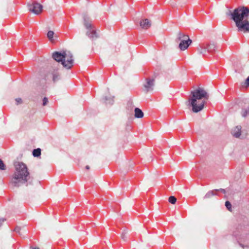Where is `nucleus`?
<instances>
[{"mask_svg": "<svg viewBox=\"0 0 249 249\" xmlns=\"http://www.w3.org/2000/svg\"><path fill=\"white\" fill-rule=\"evenodd\" d=\"M226 15L230 16L235 23L237 30L244 33L249 32V8L245 6H239L232 12L229 11Z\"/></svg>", "mask_w": 249, "mask_h": 249, "instance_id": "1", "label": "nucleus"}, {"mask_svg": "<svg viewBox=\"0 0 249 249\" xmlns=\"http://www.w3.org/2000/svg\"><path fill=\"white\" fill-rule=\"evenodd\" d=\"M209 98V94L203 88L198 89L191 91V95L188 100L186 102L188 107H192L193 112L197 113L202 110L205 104V100Z\"/></svg>", "mask_w": 249, "mask_h": 249, "instance_id": "2", "label": "nucleus"}, {"mask_svg": "<svg viewBox=\"0 0 249 249\" xmlns=\"http://www.w3.org/2000/svg\"><path fill=\"white\" fill-rule=\"evenodd\" d=\"M15 172L11 181V184L14 187H19L28 182L30 179V173L25 164L21 162L15 163Z\"/></svg>", "mask_w": 249, "mask_h": 249, "instance_id": "3", "label": "nucleus"}, {"mask_svg": "<svg viewBox=\"0 0 249 249\" xmlns=\"http://www.w3.org/2000/svg\"><path fill=\"white\" fill-rule=\"evenodd\" d=\"M177 43H178V47L181 50H185L189 47L192 43L189 36L179 32L177 35L176 39Z\"/></svg>", "mask_w": 249, "mask_h": 249, "instance_id": "4", "label": "nucleus"}, {"mask_svg": "<svg viewBox=\"0 0 249 249\" xmlns=\"http://www.w3.org/2000/svg\"><path fill=\"white\" fill-rule=\"evenodd\" d=\"M84 25L86 28V35L91 39H95L98 37L95 28L91 23L89 18L85 16L84 17Z\"/></svg>", "mask_w": 249, "mask_h": 249, "instance_id": "5", "label": "nucleus"}, {"mask_svg": "<svg viewBox=\"0 0 249 249\" xmlns=\"http://www.w3.org/2000/svg\"><path fill=\"white\" fill-rule=\"evenodd\" d=\"M64 61L63 66L67 69H71L73 65L74 60L72 53L69 51H64Z\"/></svg>", "mask_w": 249, "mask_h": 249, "instance_id": "6", "label": "nucleus"}, {"mask_svg": "<svg viewBox=\"0 0 249 249\" xmlns=\"http://www.w3.org/2000/svg\"><path fill=\"white\" fill-rule=\"evenodd\" d=\"M27 6L30 12H31L36 15L40 14L43 9L42 5L37 2H33L32 3H28Z\"/></svg>", "mask_w": 249, "mask_h": 249, "instance_id": "7", "label": "nucleus"}, {"mask_svg": "<svg viewBox=\"0 0 249 249\" xmlns=\"http://www.w3.org/2000/svg\"><path fill=\"white\" fill-rule=\"evenodd\" d=\"M155 85V81L154 79H146L143 84V90L145 92H151L153 91Z\"/></svg>", "mask_w": 249, "mask_h": 249, "instance_id": "8", "label": "nucleus"}, {"mask_svg": "<svg viewBox=\"0 0 249 249\" xmlns=\"http://www.w3.org/2000/svg\"><path fill=\"white\" fill-rule=\"evenodd\" d=\"M64 51L63 52H55L52 54V57L53 59L57 62L61 63L62 65V62L64 61Z\"/></svg>", "mask_w": 249, "mask_h": 249, "instance_id": "9", "label": "nucleus"}, {"mask_svg": "<svg viewBox=\"0 0 249 249\" xmlns=\"http://www.w3.org/2000/svg\"><path fill=\"white\" fill-rule=\"evenodd\" d=\"M241 125H238L234 127L231 130V134L232 136L236 138H239L241 136Z\"/></svg>", "mask_w": 249, "mask_h": 249, "instance_id": "10", "label": "nucleus"}, {"mask_svg": "<svg viewBox=\"0 0 249 249\" xmlns=\"http://www.w3.org/2000/svg\"><path fill=\"white\" fill-rule=\"evenodd\" d=\"M152 25L151 21L147 18H145L140 22L141 27L143 29H147L151 27Z\"/></svg>", "mask_w": 249, "mask_h": 249, "instance_id": "11", "label": "nucleus"}, {"mask_svg": "<svg viewBox=\"0 0 249 249\" xmlns=\"http://www.w3.org/2000/svg\"><path fill=\"white\" fill-rule=\"evenodd\" d=\"M197 52L198 54H205L208 51V47L207 45H199L197 47Z\"/></svg>", "mask_w": 249, "mask_h": 249, "instance_id": "12", "label": "nucleus"}, {"mask_svg": "<svg viewBox=\"0 0 249 249\" xmlns=\"http://www.w3.org/2000/svg\"><path fill=\"white\" fill-rule=\"evenodd\" d=\"M104 102L107 105H112L114 103V97L110 95L106 96L104 98Z\"/></svg>", "mask_w": 249, "mask_h": 249, "instance_id": "13", "label": "nucleus"}, {"mask_svg": "<svg viewBox=\"0 0 249 249\" xmlns=\"http://www.w3.org/2000/svg\"><path fill=\"white\" fill-rule=\"evenodd\" d=\"M135 117L137 118H142L143 116V113L140 108L136 107L134 110Z\"/></svg>", "mask_w": 249, "mask_h": 249, "instance_id": "14", "label": "nucleus"}, {"mask_svg": "<svg viewBox=\"0 0 249 249\" xmlns=\"http://www.w3.org/2000/svg\"><path fill=\"white\" fill-rule=\"evenodd\" d=\"M53 74V80L54 82L57 81L60 79V75L56 71V72L53 71L52 73Z\"/></svg>", "mask_w": 249, "mask_h": 249, "instance_id": "15", "label": "nucleus"}, {"mask_svg": "<svg viewBox=\"0 0 249 249\" xmlns=\"http://www.w3.org/2000/svg\"><path fill=\"white\" fill-rule=\"evenodd\" d=\"M216 192H217V190H215L208 192L205 196V198H209L212 196L216 195V193H215Z\"/></svg>", "mask_w": 249, "mask_h": 249, "instance_id": "16", "label": "nucleus"}, {"mask_svg": "<svg viewBox=\"0 0 249 249\" xmlns=\"http://www.w3.org/2000/svg\"><path fill=\"white\" fill-rule=\"evenodd\" d=\"M207 46L209 52H211L212 50H215L217 48L216 45L214 43H210L207 45Z\"/></svg>", "mask_w": 249, "mask_h": 249, "instance_id": "17", "label": "nucleus"}, {"mask_svg": "<svg viewBox=\"0 0 249 249\" xmlns=\"http://www.w3.org/2000/svg\"><path fill=\"white\" fill-rule=\"evenodd\" d=\"M33 155L35 157H38L41 155V149L37 148L34 149L33 151Z\"/></svg>", "mask_w": 249, "mask_h": 249, "instance_id": "18", "label": "nucleus"}, {"mask_svg": "<svg viewBox=\"0 0 249 249\" xmlns=\"http://www.w3.org/2000/svg\"><path fill=\"white\" fill-rule=\"evenodd\" d=\"M53 35H54V32L53 31H48V32L47 33V37L49 38L50 41H53L54 40Z\"/></svg>", "mask_w": 249, "mask_h": 249, "instance_id": "19", "label": "nucleus"}, {"mask_svg": "<svg viewBox=\"0 0 249 249\" xmlns=\"http://www.w3.org/2000/svg\"><path fill=\"white\" fill-rule=\"evenodd\" d=\"M249 114V107L243 109L241 112V115L243 117H246Z\"/></svg>", "mask_w": 249, "mask_h": 249, "instance_id": "20", "label": "nucleus"}, {"mask_svg": "<svg viewBox=\"0 0 249 249\" xmlns=\"http://www.w3.org/2000/svg\"><path fill=\"white\" fill-rule=\"evenodd\" d=\"M128 233V230L126 229H124L123 230V232L121 235V238L123 240H125V239L126 238V235Z\"/></svg>", "mask_w": 249, "mask_h": 249, "instance_id": "21", "label": "nucleus"}, {"mask_svg": "<svg viewBox=\"0 0 249 249\" xmlns=\"http://www.w3.org/2000/svg\"><path fill=\"white\" fill-rule=\"evenodd\" d=\"M23 230L25 232H27V231L25 229H24L23 227H21L19 226H17L15 228L14 231L17 232L20 234V231L21 230Z\"/></svg>", "mask_w": 249, "mask_h": 249, "instance_id": "22", "label": "nucleus"}, {"mask_svg": "<svg viewBox=\"0 0 249 249\" xmlns=\"http://www.w3.org/2000/svg\"><path fill=\"white\" fill-rule=\"evenodd\" d=\"M177 201L176 198L174 196H171L169 197V202L171 204H174Z\"/></svg>", "mask_w": 249, "mask_h": 249, "instance_id": "23", "label": "nucleus"}, {"mask_svg": "<svg viewBox=\"0 0 249 249\" xmlns=\"http://www.w3.org/2000/svg\"><path fill=\"white\" fill-rule=\"evenodd\" d=\"M225 206L229 211H231V205L229 201H227L225 202Z\"/></svg>", "mask_w": 249, "mask_h": 249, "instance_id": "24", "label": "nucleus"}, {"mask_svg": "<svg viewBox=\"0 0 249 249\" xmlns=\"http://www.w3.org/2000/svg\"><path fill=\"white\" fill-rule=\"evenodd\" d=\"M5 169V165L3 163V161L1 159H0V170H4Z\"/></svg>", "mask_w": 249, "mask_h": 249, "instance_id": "25", "label": "nucleus"}, {"mask_svg": "<svg viewBox=\"0 0 249 249\" xmlns=\"http://www.w3.org/2000/svg\"><path fill=\"white\" fill-rule=\"evenodd\" d=\"M48 102V99L46 97H44V98L43 99V103H42V105L43 106H46L47 103Z\"/></svg>", "mask_w": 249, "mask_h": 249, "instance_id": "26", "label": "nucleus"}, {"mask_svg": "<svg viewBox=\"0 0 249 249\" xmlns=\"http://www.w3.org/2000/svg\"><path fill=\"white\" fill-rule=\"evenodd\" d=\"M15 100H16L17 105L20 104L22 103V100L20 98H16Z\"/></svg>", "mask_w": 249, "mask_h": 249, "instance_id": "27", "label": "nucleus"}, {"mask_svg": "<svg viewBox=\"0 0 249 249\" xmlns=\"http://www.w3.org/2000/svg\"><path fill=\"white\" fill-rule=\"evenodd\" d=\"M239 245L240 247H241L243 249H245L246 248L248 249L249 248V245H244L243 244H242V243H240L239 244Z\"/></svg>", "mask_w": 249, "mask_h": 249, "instance_id": "28", "label": "nucleus"}, {"mask_svg": "<svg viewBox=\"0 0 249 249\" xmlns=\"http://www.w3.org/2000/svg\"><path fill=\"white\" fill-rule=\"evenodd\" d=\"M216 190H217V191H220V192H222L223 194H225V193H226L225 190H224L223 189H220Z\"/></svg>", "mask_w": 249, "mask_h": 249, "instance_id": "29", "label": "nucleus"}, {"mask_svg": "<svg viewBox=\"0 0 249 249\" xmlns=\"http://www.w3.org/2000/svg\"><path fill=\"white\" fill-rule=\"evenodd\" d=\"M246 84L249 86V76L246 79Z\"/></svg>", "mask_w": 249, "mask_h": 249, "instance_id": "30", "label": "nucleus"}, {"mask_svg": "<svg viewBox=\"0 0 249 249\" xmlns=\"http://www.w3.org/2000/svg\"><path fill=\"white\" fill-rule=\"evenodd\" d=\"M5 221V219L4 218H1L0 219V226H1L2 222H4Z\"/></svg>", "mask_w": 249, "mask_h": 249, "instance_id": "31", "label": "nucleus"}, {"mask_svg": "<svg viewBox=\"0 0 249 249\" xmlns=\"http://www.w3.org/2000/svg\"><path fill=\"white\" fill-rule=\"evenodd\" d=\"M86 169H88H88H89V165H87V166H86Z\"/></svg>", "mask_w": 249, "mask_h": 249, "instance_id": "32", "label": "nucleus"}, {"mask_svg": "<svg viewBox=\"0 0 249 249\" xmlns=\"http://www.w3.org/2000/svg\"><path fill=\"white\" fill-rule=\"evenodd\" d=\"M34 249H39L38 248L36 247V248H35Z\"/></svg>", "mask_w": 249, "mask_h": 249, "instance_id": "33", "label": "nucleus"}, {"mask_svg": "<svg viewBox=\"0 0 249 249\" xmlns=\"http://www.w3.org/2000/svg\"><path fill=\"white\" fill-rule=\"evenodd\" d=\"M29 184H31V181H29Z\"/></svg>", "mask_w": 249, "mask_h": 249, "instance_id": "34", "label": "nucleus"}]
</instances>
